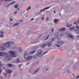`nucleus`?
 <instances>
[{
    "label": "nucleus",
    "mask_w": 79,
    "mask_h": 79,
    "mask_svg": "<svg viewBox=\"0 0 79 79\" xmlns=\"http://www.w3.org/2000/svg\"><path fill=\"white\" fill-rule=\"evenodd\" d=\"M9 53L12 55V57H16V55L15 54V52L10 51L9 52ZM5 59L6 61H10V60H11V56H6Z\"/></svg>",
    "instance_id": "obj_1"
},
{
    "label": "nucleus",
    "mask_w": 79,
    "mask_h": 79,
    "mask_svg": "<svg viewBox=\"0 0 79 79\" xmlns=\"http://www.w3.org/2000/svg\"><path fill=\"white\" fill-rule=\"evenodd\" d=\"M32 58V56H29V55L27 54V53H25L24 58H26V60L27 61H29L30 59H31Z\"/></svg>",
    "instance_id": "obj_2"
},
{
    "label": "nucleus",
    "mask_w": 79,
    "mask_h": 79,
    "mask_svg": "<svg viewBox=\"0 0 79 79\" xmlns=\"http://www.w3.org/2000/svg\"><path fill=\"white\" fill-rule=\"evenodd\" d=\"M42 50H39L38 51L37 54L36 55V56H38L39 57L40 56H41L42 54Z\"/></svg>",
    "instance_id": "obj_3"
},
{
    "label": "nucleus",
    "mask_w": 79,
    "mask_h": 79,
    "mask_svg": "<svg viewBox=\"0 0 79 79\" xmlns=\"http://www.w3.org/2000/svg\"><path fill=\"white\" fill-rule=\"evenodd\" d=\"M10 42H7L6 43L3 44V45L6 48H9L11 47V45L10 44Z\"/></svg>",
    "instance_id": "obj_4"
},
{
    "label": "nucleus",
    "mask_w": 79,
    "mask_h": 79,
    "mask_svg": "<svg viewBox=\"0 0 79 79\" xmlns=\"http://www.w3.org/2000/svg\"><path fill=\"white\" fill-rule=\"evenodd\" d=\"M8 54L6 52H0V56H4V55H7Z\"/></svg>",
    "instance_id": "obj_5"
},
{
    "label": "nucleus",
    "mask_w": 79,
    "mask_h": 79,
    "mask_svg": "<svg viewBox=\"0 0 79 79\" xmlns=\"http://www.w3.org/2000/svg\"><path fill=\"white\" fill-rule=\"evenodd\" d=\"M6 72H7V73H8V74H10V73H12V72H13V71H12L10 70H6Z\"/></svg>",
    "instance_id": "obj_6"
},
{
    "label": "nucleus",
    "mask_w": 79,
    "mask_h": 79,
    "mask_svg": "<svg viewBox=\"0 0 79 79\" xmlns=\"http://www.w3.org/2000/svg\"><path fill=\"white\" fill-rule=\"evenodd\" d=\"M3 32L2 31L0 32V37H3Z\"/></svg>",
    "instance_id": "obj_7"
},
{
    "label": "nucleus",
    "mask_w": 79,
    "mask_h": 79,
    "mask_svg": "<svg viewBox=\"0 0 79 79\" xmlns=\"http://www.w3.org/2000/svg\"><path fill=\"white\" fill-rule=\"evenodd\" d=\"M0 50H1L2 51H4L6 49L5 48H4L3 47H0Z\"/></svg>",
    "instance_id": "obj_8"
},
{
    "label": "nucleus",
    "mask_w": 79,
    "mask_h": 79,
    "mask_svg": "<svg viewBox=\"0 0 79 79\" xmlns=\"http://www.w3.org/2000/svg\"><path fill=\"white\" fill-rule=\"evenodd\" d=\"M35 51H31L30 52L29 54L30 55H32V54H34V53H35Z\"/></svg>",
    "instance_id": "obj_9"
},
{
    "label": "nucleus",
    "mask_w": 79,
    "mask_h": 79,
    "mask_svg": "<svg viewBox=\"0 0 79 79\" xmlns=\"http://www.w3.org/2000/svg\"><path fill=\"white\" fill-rule=\"evenodd\" d=\"M50 8V7H46V8H45L44 9H43L42 10H41L40 11H41V12L44 11V10H47V9H48V8Z\"/></svg>",
    "instance_id": "obj_10"
},
{
    "label": "nucleus",
    "mask_w": 79,
    "mask_h": 79,
    "mask_svg": "<svg viewBox=\"0 0 79 79\" xmlns=\"http://www.w3.org/2000/svg\"><path fill=\"white\" fill-rule=\"evenodd\" d=\"M64 30H65V28H62L60 29V31H64Z\"/></svg>",
    "instance_id": "obj_11"
},
{
    "label": "nucleus",
    "mask_w": 79,
    "mask_h": 79,
    "mask_svg": "<svg viewBox=\"0 0 79 79\" xmlns=\"http://www.w3.org/2000/svg\"><path fill=\"white\" fill-rule=\"evenodd\" d=\"M74 32H76V33H77V34H79V31L77 30H75Z\"/></svg>",
    "instance_id": "obj_12"
},
{
    "label": "nucleus",
    "mask_w": 79,
    "mask_h": 79,
    "mask_svg": "<svg viewBox=\"0 0 79 79\" xmlns=\"http://www.w3.org/2000/svg\"><path fill=\"white\" fill-rule=\"evenodd\" d=\"M54 22L55 23H57V22H58V20H57V19H55L54 20Z\"/></svg>",
    "instance_id": "obj_13"
},
{
    "label": "nucleus",
    "mask_w": 79,
    "mask_h": 79,
    "mask_svg": "<svg viewBox=\"0 0 79 79\" xmlns=\"http://www.w3.org/2000/svg\"><path fill=\"white\" fill-rule=\"evenodd\" d=\"M68 37H70V38H71V39H73V36H72L71 35H68Z\"/></svg>",
    "instance_id": "obj_14"
},
{
    "label": "nucleus",
    "mask_w": 79,
    "mask_h": 79,
    "mask_svg": "<svg viewBox=\"0 0 79 79\" xmlns=\"http://www.w3.org/2000/svg\"><path fill=\"white\" fill-rule=\"evenodd\" d=\"M48 47H49V46H50L52 45V44L50 43H48Z\"/></svg>",
    "instance_id": "obj_15"
},
{
    "label": "nucleus",
    "mask_w": 79,
    "mask_h": 79,
    "mask_svg": "<svg viewBox=\"0 0 79 79\" xmlns=\"http://www.w3.org/2000/svg\"><path fill=\"white\" fill-rule=\"evenodd\" d=\"M73 29H74V27H72L69 28V30H70V31H73Z\"/></svg>",
    "instance_id": "obj_16"
},
{
    "label": "nucleus",
    "mask_w": 79,
    "mask_h": 79,
    "mask_svg": "<svg viewBox=\"0 0 79 79\" xmlns=\"http://www.w3.org/2000/svg\"><path fill=\"white\" fill-rule=\"evenodd\" d=\"M67 26L68 27H70L71 26H72V24H71L70 25L69 24L67 25Z\"/></svg>",
    "instance_id": "obj_17"
},
{
    "label": "nucleus",
    "mask_w": 79,
    "mask_h": 79,
    "mask_svg": "<svg viewBox=\"0 0 79 79\" xmlns=\"http://www.w3.org/2000/svg\"><path fill=\"white\" fill-rule=\"evenodd\" d=\"M8 66H9V67H11V66H13V65L9 64H8Z\"/></svg>",
    "instance_id": "obj_18"
},
{
    "label": "nucleus",
    "mask_w": 79,
    "mask_h": 79,
    "mask_svg": "<svg viewBox=\"0 0 79 79\" xmlns=\"http://www.w3.org/2000/svg\"><path fill=\"white\" fill-rule=\"evenodd\" d=\"M18 50H19L20 52H21L22 51V49H21V48H18Z\"/></svg>",
    "instance_id": "obj_19"
},
{
    "label": "nucleus",
    "mask_w": 79,
    "mask_h": 79,
    "mask_svg": "<svg viewBox=\"0 0 79 79\" xmlns=\"http://www.w3.org/2000/svg\"><path fill=\"white\" fill-rule=\"evenodd\" d=\"M18 5H15L14 6V8H18Z\"/></svg>",
    "instance_id": "obj_20"
},
{
    "label": "nucleus",
    "mask_w": 79,
    "mask_h": 79,
    "mask_svg": "<svg viewBox=\"0 0 79 79\" xmlns=\"http://www.w3.org/2000/svg\"><path fill=\"white\" fill-rule=\"evenodd\" d=\"M50 36V35H48V36H47L46 39H45V40H47L48 38H49V37Z\"/></svg>",
    "instance_id": "obj_21"
},
{
    "label": "nucleus",
    "mask_w": 79,
    "mask_h": 79,
    "mask_svg": "<svg viewBox=\"0 0 79 79\" xmlns=\"http://www.w3.org/2000/svg\"><path fill=\"white\" fill-rule=\"evenodd\" d=\"M16 62L17 63H19V59H17Z\"/></svg>",
    "instance_id": "obj_22"
},
{
    "label": "nucleus",
    "mask_w": 79,
    "mask_h": 79,
    "mask_svg": "<svg viewBox=\"0 0 79 79\" xmlns=\"http://www.w3.org/2000/svg\"><path fill=\"white\" fill-rule=\"evenodd\" d=\"M19 24V23H15L14 25V26H17V25H18Z\"/></svg>",
    "instance_id": "obj_23"
},
{
    "label": "nucleus",
    "mask_w": 79,
    "mask_h": 79,
    "mask_svg": "<svg viewBox=\"0 0 79 79\" xmlns=\"http://www.w3.org/2000/svg\"><path fill=\"white\" fill-rule=\"evenodd\" d=\"M15 2L14 1L12 2L10 5H13V4H15Z\"/></svg>",
    "instance_id": "obj_24"
},
{
    "label": "nucleus",
    "mask_w": 79,
    "mask_h": 79,
    "mask_svg": "<svg viewBox=\"0 0 79 79\" xmlns=\"http://www.w3.org/2000/svg\"><path fill=\"white\" fill-rule=\"evenodd\" d=\"M38 71H39V69H37L34 72V74H35V73H36Z\"/></svg>",
    "instance_id": "obj_25"
},
{
    "label": "nucleus",
    "mask_w": 79,
    "mask_h": 79,
    "mask_svg": "<svg viewBox=\"0 0 79 79\" xmlns=\"http://www.w3.org/2000/svg\"><path fill=\"white\" fill-rule=\"evenodd\" d=\"M46 46V44H44L42 46V47H45Z\"/></svg>",
    "instance_id": "obj_26"
},
{
    "label": "nucleus",
    "mask_w": 79,
    "mask_h": 79,
    "mask_svg": "<svg viewBox=\"0 0 79 79\" xmlns=\"http://www.w3.org/2000/svg\"><path fill=\"white\" fill-rule=\"evenodd\" d=\"M31 7H29L27 9V11H28V10H30V9H31Z\"/></svg>",
    "instance_id": "obj_27"
},
{
    "label": "nucleus",
    "mask_w": 79,
    "mask_h": 79,
    "mask_svg": "<svg viewBox=\"0 0 79 79\" xmlns=\"http://www.w3.org/2000/svg\"><path fill=\"white\" fill-rule=\"evenodd\" d=\"M76 28L77 29H79V27H78V26H77H77H76Z\"/></svg>",
    "instance_id": "obj_28"
},
{
    "label": "nucleus",
    "mask_w": 79,
    "mask_h": 79,
    "mask_svg": "<svg viewBox=\"0 0 79 79\" xmlns=\"http://www.w3.org/2000/svg\"><path fill=\"white\" fill-rule=\"evenodd\" d=\"M2 65L3 64H2V63H1V62H0V67L2 66Z\"/></svg>",
    "instance_id": "obj_29"
},
{
    "label": "nucleus",
    "mask_w": 79,
    "mask_h": 79,
    "mask_svg": "<svg viewBox=\"0 0 79 79\" xmlns=\"http://www.w3.org/2000/svg\"><path fill=\"white\" fill-rule=\"evenodd\" d=\"M56 46L57 47H60V46L59 45H57V44H56Z\"/></svg>",
    "instance_id": "obj_30"
},
{
    "label": "nucleus",
    "mask_w": 79,
    "mask_h": 79,
    "mask_svg": "<svg viewBox=\"0 0 79 79\" xmlns=\"http://www.w3.org/2000/svg\"><path fill=\"white\" fill-rule=\"evenodd\" d=\"M48 18L47 17L46 19V21H48Z\"/></svg>",
    "instance_id": "obj_31"
},
{
    "label": "nucleus",
    "mask_w": 79,
    "mask_h": 79,
    "mask_svg": "<svg viewBox=\"0 0 79 79\" xmlns=\"http://www.w3.org/2000/svg\"><path fill=\"white\" fill-rule=\"evenodd\" d=\"M10 21H13V19H10Z\"/></svg>",
    "instance_id": "obj_32"
},
{
    "label": "nucleus",
    "mask_w": 79,
    "mask_h": 79,
    "mask_svg": "<svg viewBox=\"0 0 79 79\" xmlns=\"http://www.w3.org/2000/svg\"><path fill=\"white\" fill-rule=\"evenodd\" d=\"M2 71V70L1 69H0V73H1Z\"/></svg>",
    "instance_id": "obj_33"
},
{
    "label": "nucleus",
    "mask_w": 79,
    "mask_h": 79,
    "mask_svg": "<svg viewBox=\"0 0 79 79\" xmlns=\"http://www.w3.org/2000/svg\"><path fill=\"white\" fill-rule=\"evenodd\" d=\"M17 13V11H16L15 13H14V14H16V13Z\"/></svg>",
    "instance_id": "obj_34"
},
{
    "label": "nucleus",
    "mask_w": 79,
    "mask_h": 79,
    "mask_svg": "<svg viewBox=\"0 0 79 79\" xmlns=\"http://www.w3.org/2000/svg\"><path fill=\"white\" fill-rule=\"evenodd\" d=\"M41 19H42V20H44V17H42V18Z\"/></svg>",
    "instance_id": "obj_35"
},
{
    "label": "nucleus",
    "mask_w": 79,
    "mask_h": 79,
    "mask_svg": "<svg viewBox=\"0 0 79 79\" xmlns=\"http://www.w3.org/2000/svg\"><path fill=\"white\" fill-rule=\"evenodd\" d=\"M79 78V75L77 77V79H78V78Z\"/></svg>",
    "instance_id": "obj_36"
},
{
    "label": "nucleus",
    "mask_w": 79,
    "mask_h": 79,
    "mask_svg": "<svg viewBox=\"0 0 79 79\" xmlns=\"http://www.w3.org/2000/svg\"><path fill=\"white\" fill-rule=\"evenodd\" d=\"M4 75H5V76H6V74L5 73Z\"/></svg>",
    "instance_id": "obj_37"
},
{
    "label": "nucleus",
    "mask_w": 79,
    "mask_h": 79,
    "mask_svg": "<svg viewBox=\"0 0 79 79\" xmlns=\"http://www.w3.org/2000/svg\"><path fill=\"white\" fill-rule=\"evenodd\" d=\"M54 39V38H52V41H53Z\"/></svg>",
    "instance_id": "obj_38"
},
{
    "label": "nucleus",
    "mask_w": 79,
    "mask_h": 79,
    "mask_svg": "<svg viewBox=\"0 0 79 79\" xmlns=\"http://www.w3.org/2000/svg\"><path fill=\"white\" fill-rule=\"evenodd\" d=\"M54 30L53 29H52L51 31L52 32H53V31Z\"/></svg>",
    "instance_id": "obj_39"
},
{
    "label": "nucleus",
    "mask_w": 79,
    "mask_h": 79,
    "mask_svg": "<svg viewBox=\"0 0 79 79\" xmlns=\"http://www.w3.org/2000/svg\"><path fill=\"white\" fill-rule=\"evenodd\" d=\"M47 53V52H44V54H45V53Z\"/></svg>",
    "instance_id": "obj_40"
},
{
    "label": "nucleus",
    "mask_w": 79,
    "mask_h": 79,
    "mask_svg": "<svg viewBox=\"0 0 79 79\" xmlns=\"http://www.w3.org/2000/svg\"><path fill=\"white\" fill-rule=\"evenodd\" d=\"M21 65H19V68H21Z\"/></svg>",
    "instance_id": "obj_41"
},
{
    "label": "nucleus",
    "mask_w": 79,
    "mask_h": 79,
    "mask_svg": "<svg viewBox=\"0 0 79 79\" xmlns=\"http://www.w3.org/2000/svg\"><path fill=\"white\" fill-rule=\"evenodd\" d=\"M48 68H47L46 69V71H47V70H48Z\"/></svg>",
    "instance_id": "obj_42"
},
{
    "label": "nucleus",
    "mask_w": 79,
    "mask_h": 79,
    "mask_svg": "<svg viewBox=\"0 0 79 79\" xmlns=\"http://www.w3.org/2000/svg\"><path fill=\"white\" fill-rule=\"evenodd\" d=\"M77 37H79V35H78L77 36Z\"/></svg>",
    "instance_id": "obj_43"
},
{
    "label": "nucleus",
    "mask_w": 79,
    "mask_h": 79,
    "mask_svg": "<svg viewBox=\"0 0 79 79\" xmlns=\"http://www.w3.org/2000/svg\"><path fill=\"white\" fill-rule=\"evenodd\" d=\"M34 19H31V20L32 21V20H34Z\"/></svg>",
    "instance_id": "obj_44"
},
{
    "label": "nucleus",
    "mask_w": 79,
    "mask_h": 79,
    "mask_svg": "<svg viewBox=\"0 0 79 79\" xmlns=\"http://www.w3.org/2000/svg\"><path fill=\"white\" fill-rule=\"evenodd\" d=\"M19 21L20 22H22V21H23L21 20V21Z\"/></svg>",
    "instance_id": "obj_45"
},
{
    "label": "nucleus",
    "mask_w": 79,
    "mask_h": 79,
    "mask_svg": "<svg viewBox=\"0 0 79 79\" xmlns=\"http://www.w3.org/2000/svg\"><path fill=\"white\" fill-rule=\"evenodd\" d=\"M54 13H56V12H55V11H54Z\"/></svg>",
    "instance_id": "obj_46"
},
{
    "label": "nucleus",
    "mask_w": 79,
    "mask_h": 79,
    "mask_svg": "<svg viewBox=\"0 0 79 79\" xmlns=\"http://www.w3.org/2000/svg\"><path fill=\"white\" fill-rule=\"evenodd\" d=\"M11 44H14V43L12 42V43H11Z\"/></svg>",
    "instance_id": "obj_47"
},
{
    "label": "nucleus",
    "mask_w": 79,
    "mask_h": 79,
    "mask_svg": "<svg viewBox=\"0 0 79 79\" xmlns=\"http://www.w3.org/2000/svg\"><path fill=\"white\" fill-rule=\"evenodd\" d=\"M18 10H19V9H18Z\"/></svg>",
    "instance_id": "obj_48"
}]
</instances>
